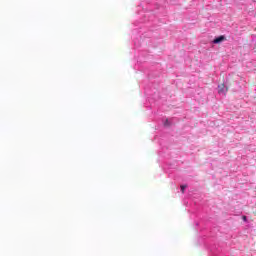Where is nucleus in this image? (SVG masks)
Wrapping results in <instances>:
<instances>
[{
  "label": "nucleus",
  "mask_w": 256,
  "mask_h": 256,
  "mask_svg": "<svg viewBox=\"0 0 256 256\" xmlns=\"http://www.w3.org/2000/svg\"><path fill=\"white\" fill-rule=\"evenodd\" d=\"M227 91H229V88L228 87H225V84H220L218 86V93L220 95H225V93H227Z\"/></svg>",
  "instance_id": "obj_1"
},
{
  "label": "nucleus",
  "mask_w": 256,
  "mask_h": 256,
  "mask_svg": "<svg viewBox=\"0 0 256 256\" xmlns=\"http://www.w3.org/2000/svg\"><path fill=\"white\" fill-rule=\"evenodd\" d=\"M223 41H225V36H219V37H217L216 39L213 40V43L215 45H217L218 43H221Z\"/></svg>",
  "instance_id": "obj_2"
},
{
  "label": "nucleus",
  "mask_w": 256,
  "mask_h": 256,
  "mask_svg": "<svg viewBox=\"0 0 256 256\" xmlns=\"http://www.w3.org/2000/svg\"><path fill=\"white\" fill-rule=\"evenodd\" d=\"M180 189L182 193H185V189H187V185H181Z\"/></svg>",
  "instance_id": "obj_3"
},
{
  "label": "nucleus",
  "mask_w": 256,
  "mask_h": 256,
  "mask_svg": "<svg viewBox=\"0 0 256 256\" xmlns=\"http://www.w3.org/2000/svg\"><path fill=\"white\" fill-rule=\"evenodd\" d=\"M165 126L169 125V120H166V122L164 123Z\"/></svg>",
  "instance_id": "obj_4"
},
{
  "label": "nucleus",
  "mask_w": 256,
  "mask_h": 256,
  "mask_svg": "<svg viewBox=\"0 0 256 256\" xmlns=\"http://www.w3.org/2000/svg\"><path fill=\"white\" fill-rule=\"evenodd\" d=\"M243 221H247V216L242 217Z\"/></svg>",
  "instance_id": "obj_5"
}]
</instances>
